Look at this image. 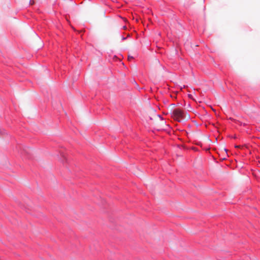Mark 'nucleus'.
I'll return each mask as SVG.
<instances>
[{"label":"nucleus","instance_id":"obj_1","mask_svg":"<svg viewBox=\"0 0 260 260\" xmlns=\"http://www.w3.org/2000/svg\"><path fill=\"white\" fill-rule=\"evenodd\" d=\"M172 117L176 120L180 122L182 120L188 118L189 115H186L184 112L179 109H176L174 110L172 113Z\"/></svg>","mask_w":260,"mask_h":260},{"label":"nucleus","instance_id":"obj_2","mask_svg":"<svg viewBox=\"0 0 260 260\" xmlns=\"http://www.w3.org/2000/svg\"><path fill=\"white\" fill-rule=\"evenodd\" d=\"M133 57L132 56H128V59L130 60L131 59H133Z\"/></svg>","mask_w":260,"mask_h":260},{"label":"nucleus","instance_id":"obj_3","mask_svg":"<svg viewBox=\"0 0 260 260\" xmlns=\"http://www.w3.org/2000/svg\"><path fill=\"white\" fill-rule=\"evenodd\" d=\"M171 106L172 107V108H174L175 107V104H171Z\"/></svg>","mask_w":260,"mask_h":260},{"label":"nucleus","instance_id":"obj_4","mask_svg":"<svg viewBox=\"0 0 260 260\" xmlns=\"http://www.w3.org/2000/svg\"><path fill=\"white\" fill-rule=\"evenodd\" d=\"M236 147H237V148H240L241 146H236Z\"/></svg>","mask_w":260,"mask_h":260}]
</instances>
